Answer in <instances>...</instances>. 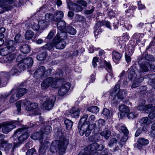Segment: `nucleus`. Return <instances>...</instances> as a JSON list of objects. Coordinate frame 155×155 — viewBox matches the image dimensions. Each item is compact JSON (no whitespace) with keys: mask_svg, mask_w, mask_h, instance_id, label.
Listing matches in <instances>:
<instances>
[{"mask_svg":"<svg viewBox=\"0 0 155 155\" xmlns=\"http://www.w3.org/2000/svg\"><path fill=\"white\" fill-rule=\"evenodd\" d=\"M68 143L69 140L66 139L54 141L50 146V151L52 153H56L58 151L59 155H63L65 153Z\"/></svg>","mask_w":155,"mask_h":155,"instance_id":"1","label":"nucleus"},{"mask_svg":"<svg viewBox=\"0 0 155 155\" xmlns=\"http://www.w3.org/2000/svg\"><path fill=\"white\" fill-rule=\"evenodd\" d=\"M55 97L52 96L50 97L45 96L41 97L40 99V102L42 104L44 107L47 110H50L52 109L53 106Z\"/></svg>","mask_w":155,"mask_h":155,"instance_id":"2","label":"nucleus"},{"mask_svg":"<svg viewBox=\"0 0 155 155\" xmlns=\"http://www.w3.org/2000/svg\"><path fill=\"white\" fill-rule=\"evenodd\" d=\"M95 119V117L94 115H92L90 116L87 124L85 125H83L80 128L79 132L81 135L82 136L85 134L86 137H88L90 135L91 132V130L89 128L90 124L93 123Z\"/></svg>","mask_w":155,"mask_h":155,"instance_id":"3","label":"nucleus"},{"mask_svg":"<svg viewBox=\"0 0 155 155\" xmlns=\"http://www.w3.org/2000/svg\"><path fill=\"white\" fill-rule=\"evenodd\" d=\"M14 135L15 137L19 136L18 140L20 143H22L28 138L29 134L27 131V129L21 128L18 129Z\"/></svg>","mask_w":155,"mask_h":155,"instance_id":"4","label":"nucleus"},{"mask_svg":"<svg viewBox=\"0 0 155 155\" xmlns=\"http://www.w3.org/2000/svg\"><path fill=\"white\" fill-rule=\"evenodd\" d=\"M17 123V121H15L6 122L3 124H0L2 125L0 128L3 127L2 130L3 133L6 134L15 127V125L18 124Z\"/></svg>","mask_w":155,"mask_h":155,"instance_id":"5","label":"nucleus"},{"mask_svg":"<svg viewBox=\"0 0 155 155\" xmlns=\"http://www.w3.org/2000/svg\"><path fill=\"white\" fill-rule=\"evenodd\" d=\"M151 61H147L144 63L141 64L140 66L139 72L140 73H142L146 72H147L148 71V67H150V69L151 70H154L155 68V67L154 64H151Z\"/></svg>","mask_w":155,"mask_h":155,"instance_id":"6","label":"nucleus"},{"mask_svg":"<svg viewBox=\"0 0 155 155\" xmlns=\"http://www.w3.org/2000/svg\"><path fill=\"white\" fill-rule=\"evenodd\" d=\"M71 87V84L69 82L63 84L59 88L58 94L61 96L64 95L68 92Z\"/></svg>","mask_w":155,"mask_h":155,"instance_id":"7","label":"nucleus"},{"mask_svg":"<svg viewBox=\"0 0 155 155\" xmlns=\"http://www.w3.org/2000/svg\"><path fill=\"white\" fill-rule=\"evenodd\" d=\"M33 60L31 58H28L24 59L21 63H19V65L22 68V69L24 70L26 68L31 66L33 64Z\"/></svg>","mask_w":155,"mask_h":155,"instance_id":"8","label":"nucleus"},{"mask_svg":"<svg viewBox=\"0 0 155 155\" xmlns=\"http://www.w3.org/2000/svg\"><path fill=\"white\" fill-rule=\"evenodd\" d=\"M12 146V144L9 143L8 140H1L0 143V150H2V149H4L5 152L8 153Z\"/></svg>","mask_w":155,"mask_h":155,"instance_id":"9","label":"nucleus"},{"mask_svg":"<svg viewBox=\"0 0 155 155\" xmlns=\"http://www.w3.org/2000/svg\"><path fill=\"white\" fill-rule=\"evenodd\" d=\"M68 7L71 8L74 12H78L83 10L82 7L79 4L74 3L69 1L68 3Z\"/></svg>","mask_w":155,"mask_h":155,"instance_id":"10","label":"nucleus"},{"mask_svg":"<svg viewBox=\"0 0 155 155\" xmlns=\"http://www.w3.org/2000/svg\"><path fill=\"white\" fill-rule=\"evenodd\" d=\"M53 83H56L55 81H54L52 77H49L45 79L41 83V85L43 89H45L52 85Z\"/></svg>","mask_w":155,"mask_h":155,"instance_id":"11","label":"nucleus"},{"mask_svg":"<svg viewBox=\"0 0 155 155\" xmlns=\"http://www.w3.org/2000/svg\"><path fill=\"white\" fill-rule=\"evenodd\" d=\"M6 47L10 52H12L15 50L16 44L15 41L10 40L5 42Z\"/></svg>","mask_w":155,"mask_h":155,"instance_id":"12","label":"nucleus"},{"mask_svg":"<svg viewBox=\"0 0 155 155\" xmlns=\"http://www.w3.org/2000/svg\"><path fill=\"white\" fill-rule=\"evenodd\" d=\"M53 41L55 47L57 49H63L66 45V42L64 40H61L59 39H55L54 38Z\"/></svg>","mask_w":155,"mask_h":155,"instance_id":"13","label":"nucleus"},{"mask_svg":"<svg viewBox=\"0 0 155 155\" xmlns=\"http://www.w3.org/2000/svg\"><path fill=\"white\" fill-rule=\"evenodd\" d=\"M137 109L140 111H143L145 110L147 112L148 110L149 111L151 110L152 111H155V107L153 106L151 104L147 105L146 106H144L143 105H140L138 106L137 107Z\"/></svg>","mask_w":155,"mask_h":155,"instance_id":"14","label":"nucleus"},{"mask_svg":"<svg viewBox=\"0 0 155 155\" xmlns=\"http://www.w3.org/2000/svg\"><path fill=\"white\" fill-rule=\"evenodd\" d=\"M14 2L13 0H0V7L4 8L5 10H9L11 9V7L7 3L11 4Z\"/></svg>","mask_w":155,"mask_h":155,"instance_id":"15","label":"nucleus"},{"mask_svg":"<svg viewBox=\"0 0 155 155\" xmlns=\"http://www.w3.org/2000/svg\"><path fill=\"white\" fill-rule=\"evenodd\" d=\"M54 15V21L55 22L61 21L64 17V13L62 11H58Z\"/></svg>","mask_w":155,"mask_h":155,"instance_id":"16","label":"nucleus"},{"mask_svg":"<svg viewBox=\"0 0 155 155\" xmlns=\"http://www.w3.org/2000/svg\"><path fill=\"white\" fill-rule=\"evenodd\" d=\"M23 70L21 66H19V64L18 65L13 67L10 71L11 74L14 75L20 73Z\"/></svg>","mask_w":155,"mask_h":155,"instance_id":"17","label":"nucleus"},{"mask_svg":"<svg viewBox=\"0 0 155 155\" xmlns=\"http://www.w3.org/2000/svg\"><path fill=\"white\" fill-rule=\"evenodd\" d=\"M88 117L87 114H85L81 118L80 121L79 123L78 127L79 129H80V128L83 125H86L87 124L88 121H86Z\"/></svg>","mask_w":155,"mask_h":155,"instance_id":"18","label":"nucleus"},{"mask_svg":"<svg viewBox=\"0 0 155 155\" xmlns=\"http://www.w3.org/2000/svg\"><path fill=\"white\" fill-rule=\"evenodd\" d=\"M27 103L29 104V106L26 107V110L27 111L35 109L38 108V104L36 103H31L30 101H28Z\"/></svg>","mask_w":155,"mask_h":155,"instance_id":"19","label":"nucleus"},{"mask_svg":"<svg viewBox=\"0 0 155 155\" xmlns=\"http://www.w3.org/2000/svg\"><path fill=\"white\" fill-rule=\"evenodd\" d=\"M144 78L142 77H140L134 80V82L132 84L131 87L132 88H134L140 86V83L142 82Z\"/></svg>","mask_w":155,"mask_h":155,"instance_id":"20","label":"nucleus"},{"mask_svg":"<svg viewBox=\"0 0 155 155\" xmlns=\"http://www.w3.org/2000/svg\"><path fill=\"white\" fill-rule=\"evenodd\" d=\"M38 25L40 26V30H43L48 27L49 24L47 21L41 20L38 21Z\"/></svg>","mask_w":155,"mask_h":155,"instance_id":"21","label":"nucleus"},{"mask_svg":"<svg viewBox=\"0 0 155 155\" xmlns=\"http://www.w3.org/2000/svg\"><path fill=\"white\" fill-rule=\"evenodd\" d=\"M45 68L44 66H42L38 68L35 72L34 74H38L41 77L44 76L45 71Z\"/></svg>","mask_w":155,"mask_h":155,"instance_id":"22","label":"nucleus"},{"mask_svg":"<svg viewBox=\"0 0 155 155\" xmlns=\"http://www.w3.org/2000/svg\"><path fill=\"white\" fill-rule=\"evenodd\" d=\"M67 34L66 32L61 31L56 35L54 38L55 39H59L61 40H64L67 38Z\"/></svg>","mask_w":155,"mask_h":155,"instance_id":"23","label":"nucleus"},{"mask_svg":"<svg viewBox=\"0 0 155 155\" xmlns=\"http://www.w3.org/2000/svg\"><path fill=\"white\" fill-rule=\"evenodd\" d=\"M112 55L113 59L115 61H119L122 57V55L119 52L115 51H113Z\"/></svg>","mask_w":155,"mask_h":155,"instance_id":"24","label":"nucleus"},{"mask_svg":"<svg viewBox=\"0 0 155 155\" xmlns=\"http://www.w3.org/2000/svg\"><path fill=\"white\" fill-rule=\"evenodd\" d=\"M80 110L79 109L73 108L70 111V113L72 117L77 118L79 116V112Z\"/></svg>","mask_w":155,"mask_h":155,"instance_id":"25","label":"nucleus"},{"mask_svg":"<svg viewBox=\"0 0 155 155\" xmlns=\"http://www.w3.org/2000/svg\"><path fill=\"white\" fill-rule=\"evenodd\" d=\"M57 26L59 30L64 31L66 26V23L64 21L61 20L58 22Z\"/></svg>","mask_w":155,"mask_h":155,"instance_id":"26","label":"nucleus"},{"mask_svg":"<svg viewBox=\"0 0 155 155\" xmlns=\"http://www.w3.org/2000/svg\"><path fill=\"white\" fill-rule=\"evenodd\" d=\"M140 122L141 124V126H143V125H148L152 123V121L149 119L147 117L142 118L140 119Z\"/></svg>","mask_w":155,"mask_h":155,"instance_id":"27","label":"nucleus"},{"mask_svg":"<svg viewBox=\"0 0 155 155\" xmlns=\"http://www.w3.org/2000/svg\"><path fill=\"white\" fill-rule=\"evenodd\" d=\"M47 56V52L46 51H44L38 55L37 58L38 60L42 61L45 59Z\"/></svg>","mask_w":155,"mask_h":155,"instance_id":"28","label":"nucleus"},{"mask_svg":"<svg viewBox=\"0 0 155 155\" xmlns=\"http://www.w3.org/2000/svg\"><path fill=\"white\" fill-rule=\"evenodd\" d=\"M98 144L97 143H94L88 146L87 148L89 151H94L97 150Z\"/></svg>","mask_w":155,"mask_h":155,"instance_id":"29","label":"nucleus"},{"mask_svg":"<svg viewBox=\"0 0 155 155\" xmlns=\"http://www.w3.org/2000/svg\"><path fill=\"white\" fill-rule=\"evenodd\" d=\"M31 138L34 140H41L43 137V135L41 133V134L39 132H36L33 134L31 136Z\"/></svg>","mask_w":155,"mask_h":155,"instance_id":"30","label":"nucleus"},{"mask_svg":"<svg viewBox=\"0 0 155 155\" xmlns=\"http://www.w3.org/2000/svg\"><path fill=\"white\" fill-rule=\"evenodd\" d=\"M120 91V85L117 84L115 85L113 89L110 93V95L111 96H114L117 94Z\"/></svg>","mask_w":155,"mask_h":155,"instance_id":"31","label":"nucleus"},{"mask_svg":"<svg viewBox=\"0 0 155 155\" xmlns=\"http://www.w3.org/2000/svg\"><path fill=\"white\" fill-rule=\"evenodd\" d=\"M129 72L128 74V78L130 80H134L136 79L137 75L133 70H129Z\"/></svg>","mask_w":155,"mask_h":155,"instance_id":"32","label":"nucleus"},{"mask_svg":"<svg viewBox=\"0 0 155 155\" xmlns=\"http://www.w3.org/2000/svg\"><path fill=\"white\" fill-rule=\"evenodd\" d=\"M30 48L28 45H24L21 47L20 51L24 54L28 53L30 52Z\"/></svg>","mask_w":155,"mask_h":155,"instance_id":"33","label":"nucleus"},{"mask_svg":"<svg viewBox=\"0 0 155 155\" xmlns=\"http://www.w3.org/2000/svg\"><path fill=\"white\" fill-rule=\"evenodd\" d=\"M34 35V33L31 31L28 30L26 32L25 34V38L27 40H30Z\"/></svg>","mask_w":155,"mask_h":155,"instance_id":"34","label":"nucleus"},{"mask_svg":"<svg viewBox=\"0 0 155 155\" xmlns=\"http://www.w3.org/2000/svg\"><path fill=\"white\" fill-rule=\"evenodd\" d=\"M119 110L121 112L127 113L129 111V107L125 105H121L119 107Z\"/></svg>","mask_w":155,"mask_h":155,"instance_id":"35","label":"nucleus"},{"mask_svg":"<svg viewBox=\"0 0 155 155\" xmlns=\"http://www.w3.org/2000/svg\"><path fill=\"white\" fill-rule=\"evenodd\" d=\"M14 58V55L13 54H8L5 56V63H10L12 61Z\"/></svg>","mask_w":155,"mask_h":155,"instance_id":"36","label":"nucleus"},{"mask_svg":"<svg viewBox=\"0 0 155 155\" xmlns=\"http://www.w3.org/2000/svg\"><path fill=\"white\" fill-rule=\"evenodd\" d=\"M27 90L25 88H22L19 90L17 94V96L19 97L24 95L27 92Z\"/></svg>","mask_w":155,"mask_h":155,"instance_id":"37","label":"nucleus"},{"mask_svg":"<svg viewBox=\"0 0 155 155\" xmlns=\"http://www.w3.org/2000/svg\"><path fill=\"white\" fill-rule=\"evenodd\" d=\"M111 132L110 131L106 130L101 133L100 134L101 136H104L105 139L107 140L111 135Z\"/></svg>","mask_w":155,"mask_h":155,"instance_id":"38","label":"nucleus"},{"mask_svg":"<svg viewBox=\"0 0 155 155\" xmlns=\"http://www.w3.org/2000/svg\"><path fill=\"white\" fill-rule=\"evenodd\" d=\"M137 142L138 143L142 146L146 145L149 143V140H148L143 138H139Z\"/></svg>","mask_w":155,"mask_h":155,"instance_id":"39","label":"nucleus"},{"mask_svg":"<svg viewBox=\"0 0 155 155\" xmlns=\"http://www.w3.org/2000/svg\"><path fill=\"white\" fill-rule=\"evenodd\" d=\"M126 94L124 90H122L119 92L117 94V97L118 99H123L126 96Z\"/></svg>","mask_w":155,"mask_h":155,"instance_id":"40","label":"nucleus"},{"mask_svg":"<svg viewBox=\"0 0 155 155\" xmlns=\"http://www.w3.org/2000/svg\"><path fill=\"white\" fill-rule=\"evenodd\" d=\"M87 110L92 113H97L99 111V109L97 106H93L88 107Z\"/></svg>","mask_w":155,"mask_h":155,"instance_id":"41","label":"nucleus"},{"mask_svg":"<svg viewBox=\"0 0 155 155\" xmlns=\"http://www.w3.org/2000/svg\"><path fill=\"white\" fill-rule=\"evenodd\" d=\"M64 124L66 126V128L68 130H70L72 127L73 123L70 120L66 119L65 120Z\"/></svg>","mask_w":155,"mask_h":155,"instance_id":"42","label":"nucleus"},{"mask_svg":"<svg viewBox=\"0 0 155 155\" xmlns=\"http://www.w3.org/2000/svg\"><path fill=\"white\" fill-rule=\"evenodd\" d=\"M51 127L50 126H47L42 130V133L43 135L44 134H48L51 132Z\"/></svg>","mask_w":155,"mask_h":155,"instance_id":"43","label":"nucleus"},{"mask_svg":"<svg viewBox=\"0 0 155 155\" xmlns=\"http://www.w3.org/2000/svg\"><path fill=\"white\" fill-rule=\"evenodd\" d=\"M45 20L47 21H54V15L50 13H48L45 14Z\"/></svg>","mask_w":155,"mask_h":155,"instance_id":"44","label":"nucleus"},{"mask_svg":"<svg viewBox=\"0 0 155 155\" xmlns=\"http://www.w3.org/2000/svg\"><path fill=\"white\" fill-rule=\"evenodd\" d=\"M136 8L135 6H131V8L130 7V9H127L126 11L125 12L127 13V16L130 17L131 15H133L134 14V10L133 9H135Z\"/></svg>","mask_w":155,"mask_h":155,"instance_id":"45","label":"nucleus"},{"mask_svg":"<svg viewBox=\"0 0 155 155\" xmlns=\"http://www.w3.org/2000/svg\"><path fill=\"white\" fill-rule=\"evenodd\" d=\"M11 52L9 51V50L6 47L0 50V54L4 56L8 54L9 53Z\"/></svg>","mask_w":155,"mask_h":155,"instance_id":"46","label":"nucleus"},{"mask_svg":"<svg viewBox=\"0 0 155 155\" xmlns=\"http://www.w3.org/2000/svg\"><path fill=\"white\" fill-rule=\"evenodd\" d=\"M54 44L52 43H48L45 44L43 47L45 49L52 51L54 49Z\"/></svg>","mask_w":155,"mask_h":155,"instance_id":"47","label":"nucleus"},{"mask_svg":"<svg viewBox=\"0 0 155 155\" xmlns=\"http://www.w3.org/2000/svg\"><path fill=\"white\" fill-rule=\"evenodd\" d=\"M66 31L72 35H74L76 33V30L71 26H68L66 30Z\"/></svg>","mask_w":155,"mask_h":155,"instance_id":"48","label":"nucleus"},{"mask_svg":"<svg viewBox=\"0 0 155 155\" xmlns=\"http://www.w3.org/2000/svg\"><path fill=\"white\" fill-rule=\"evenodd\" d=\"M96 137H97V134H95L94 136H90L89 137V140L93 142H97L100 140V137H99L98 138H96Z\"/></svg>","mask_w":155,"mask_h":155,"instance_id":"49","label":"nucleus"},{"mask_svg":"<svg viewBox=\"0 0 155 155\" xmlns=\"http://www.w3.org/2000/svg\"><path fill=\"white\" fill-rule=\"evenodd\" d=\"M63 76V73L61 70L58 69L56 70V72L55 75L56 78L57 79H60Z\"/></svg>","mask_w":155,"mask_h":155,"instance_id":"50","label":"nucleus"},{"mask_svg":"<svg viewBox=\"0 0 155 155\" xmlns=\"http://www.w3.org/2000/svg\"><path fill=\"white\" fill-rule=\"evenodd\" d=\"M105 121L104 120L101 119H99L97 122L98 127L100 128L102 126H104L105 124Z\"/></svg>","mask_w":155,"mask_h":155,"instance_id":"51","label":"nucleus"},{"mask_svg":"<svg viewBox=\"0 0 155 155\" xmlns=\"http://www.w3.org/2000/svg\"><path fill=\"white\" fill-rule=\"evenodd\" d=\"M117 140L116 139L114 138H113L110 140L108 143V146L110 147H111L113 146L114 143H117Z\"/></svg>","mask_w":155,"mask_h":155,"instance_id":"52","label":"nucleus"},{"mask_svg":"<svg viewBox=\"0 0 155 155\" xmlns=\"http://www.w3.org/2000/svg\"><path fill=\"white\" fill-rule=\"evenodd\" d=\"M19 97L17 96V94L16 95L15 94H13L10 97L9 102L11 103H13L17 100L18 99V98Z\"/></svg>","mask_w":155,"mask_h":155,"instance_id":"53","label":"nucleus"},{"mask_svg":"<svg viewBox=\"0 0 155 155\" xmlns=\"http://www.w3.org/2000/svg\"><path fill=\"white\" fill-rule=\"evenodd\" d=\"M121 131L124 135H128L129 133L128 130L127 128L124 126L121 127Z\"/></svg>","mask_w":155,"mask_h":155,"instance_id":"54","label":"nucleus"},{"mask_svg":"<svg viewBox=\"0 0 155 155\" xmlns=\"http://www.w3.org/2000/svg\"><path fill=\"white\" fill-rule=\"evenodd\" d=\"M138 114L135 112H131L127 114V117L130 119H133L137 116Z\"/></svg>","mask_w":155,"mask_h":155,"instance_id":"55","label":"nucleus"},{"mask_svg":"<svg viewBox=\"0 0 155 155\" xmlns=\"http://www.w3.org/2000/svg\"><path fill=\"white\" fill-rule=\"evenodd\" d=\"M32 28L33 30L37 31H39V29L40 30V28L38 25V24L34 23L32 26Z\"/></svg>","mask_w":155,"mask_h":155,"instance_id":"56","label":"nucleus"},{"mask_svg":"<svg viewBox=\"0 0 155 155\" xmlns=\"http://www.w3.org/2000/svg\"><path fill=\"white\" fill-rule=\"evenodd\" d=\"M35 151V150L34 148H32L27 150L26 155H33Z\"/></svg>","mask_w":155,"mask_h":155,"instance_id":"57","label":"nucleus"},{"mask_svg":"<svg viewBox=\"0 0 155 155\" xmlns=\"http://www.w3.org/2000/svg\"><path fill=\"white\" fill-rule=\"evenodd\" d=\"M75 19L78 21H82L84 19V17L79 14H76L75 16Z\"/></svg>","mask_w":155,"mask_h":155,"instance_id":"58","label":"nucleus"},{"mask_svg":"<svg viewBox=\"0 0 155 155\" xmlns=\"http://www.w3.org/2000/svg\"><path fill=\"white\" fill-rule=\"evenodd\" d=\"M95 9L94 7L92 6L91 10H86L84 11V13L86 15H89L92 14L94 11Z\"/></svg>","mask_w":155,"mask_h":155,"instance_id":"59","label":"nucleus"},{"mask_svg":"<svg viewBox=\"0 0 155 155\" xmlns=\"http://www.w3.org/2000/svg\"><path fill=\"white\" fill-rule=\"evenodd\" d=\"M5 29L4 28L2 27L0 28V38H3L4 37V33H5Z\"/></svg>","mask_w":155,"mask_h":155,"instance_id":"60","label":"nucleus"},{"mask_svg":"<svg viewBox=\"0 0 155 155\" xmlns=\"http://www.w3.org/2000/svg\"><path fill=\"white\" fill-rule=\"evenodd\" d=\"M15 91V89H12L8 93H6L2 95V97L3 98H6L9 95L11 94L12 93L14 92Z\"/></svg>","mask_w":155,"mask_h":155,"instance_id":"61","label":"nucleus"},{"mask_svg":"<svg viewBox=\"0 0 155 155\" xmlns=\"http://www.w3.org/2000/svg\"><path fill=\"white\" fill-rule=\"evenodd\" d=\"M77 3L81 4L83 6L85 7L87 6V3L84 0H79L77 1Z\"/></svg>","mask_w":155,"mask_h":155,"instance_id":"62","label":"nucleus"},{"mask_svg":"<svg viewBox=\"0 0 155 155\" xmlns=\"http://www.w3.org/2000/svg\"><path fill=\"white\" fill-rule=\"evenodd\" d=\"M21 102L20 101H18L16 103V106L18 112H20L21 111Z\"/></svg>","mask_w":155,"mask_h":155,"instance_id":"63","label":"nucleus"},{"mask_svg":"<svg viewBox=\"0 0 155 155\" xmlns=\"http://www.w3.org/2000/svg\"><path fill=\"white\" fill-rule=\"evenodd\" d=\"M154 111H152L151 110H150V111H149V110H148V111H147V113H149V117L151 119H153L155 117V115L153 113Z\"/></svg>","mask_w":155,"mask_h":155,"instance_id":"64","label":"nucleus"}]
</instances>
